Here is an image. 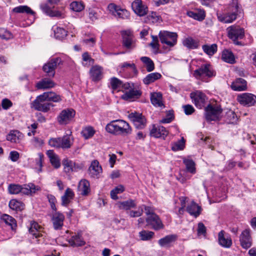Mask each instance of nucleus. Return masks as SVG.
<instances>
[{"instance_id": "nucleus-62", "label": "nucleus", "mask_w": 256, "mask_h": 256, "mask_svg": "<svg viewBox=\"0 0 256 256\" xmlns=\"http://www.w3.org/2000/svg\"><path fill=\"white\" fill-rule=\"evenodd\" d=\"M48 144L54 148H61L60 138H50L48 141Z\"/></svg>"}, {"instance_id": "nucleus-18", "label": "nucleus", "mask_w": 256, "mask_h": 256, "mask_svg": "<svg viewBox=\"0 0 256 256\" xmlns=\"http://www.w3.org/2000/svg\"><path fill=\"white\" fill-rule=\"evenodd\" d=\"M241 246L245 249L250 248L252 244V240L250 234V230H244L240 237Z\"/></svg>"}, {"instance_id": "nucleus-39", "label": "nucleus", "mask_w": 256, "mask_h": 256, "mask_svg": "<svg viewBox=\"0 0 256 256\" xmlns=\"http://www.w3.org/2000/svg\"><path fill=\"white\" fill-rule=\"evenodd\" d=\"M182 43L184 46L189 49H195L198 46V42L190 37L184 39Z\"/></svg>"}, {"instance_id": "nucleus-43", "label": "nucleus", "mask_w": 256, "mask_h": 256, "mask_svg": "<svg viewBox=\"0 0 256 256\" xmlns=\"http://www.w3.org/2000/svg\"><path fill=\"white\" fill-rule=\"evenodd\" d=\"M13 12L16 13H26L28 14H34V12L27 6H20L14 8Z\"/></svg>"}, {"instance_id": "nucleus-31", "label": "nucleus", "mask_w": 256, "mask_h": 256, "mask_svg": "<svg viewBox=\"0 0 256 256\" xmlns=\"http://www.w3.org/2000/svg\"><path fill=\"white\" fill-rule=\"evenodd\" d=\"M46 154L50 158L52 165L56 168H58L60 166V160L58 156L54 152L53 150H48Z\"/></svg>"}, {"instance_id": "nucleus-52", "label": "nucleus", "mask_w": 256, "mask_h": 256, "mask_svg": "<svg viewBox=\"0 0 256 256\" xmlns=\"http://www.w3.org/2000/svg\"><path fill=\"white\" fill-rule=\"evenodd\" d=\"M55 38L58 40H62L67 35V32L63 28H57L54 30Z\"/></svg>"}, {"instance_id": "nucleus-32", "label": "nucleus", "mask_w": 256, "mask_h": 256, "mask_svg": "<svg viewBox=\"0 0 256 256\" xmlns=\"http://www.w3.org/2000/svg\"><path fill=\"white\" fill-rule=\"evenodd\" d=\"M177 236L176 234H170L158 240V244L162 247L169 246L170 244L176 240Z\"/></svg>"}, {"instance_id": "nucleus-51", "label": "nucleus", "mask_w": 256, "mask_h": 256, "mask_svg": "<svg viewBox=\"0 0 256 256\" xmlns=\"http://www.w3.org/2000/svg\"><path fill=\"white\" fill-rule=\"evenodd\" d=\"M95 133V130L92 126L85 128L82 132V136L88 139L92 137Z\"/></svg>"}, {"instance_id": "nucleus-16", "label": "nucleus", "mask_w": 256, "mask_h": 256, "mask_svg": "<svg viewBox=\"0 0 256 256\" xmlns=\"http://www.w3.org/2000/svg\"><path fill=\"white\" fill-rule=\"evenodd\" d=\"M64 216L62 214L58 212H55L52 214V222L55 230H60L64 226Z\"/></svg>"}, {"instance_id": "nucleus-37", "label": "nucleus", "mask_w": 256, "mask_h": 256, "mask_svg": "<svg viewBox=\"0 0 256 256\" xmlns=\"http://www.w3.org/2000/svg\"><path fill=\"white\" fill-rule=\"evenodd\" d=\"M161 77V74L158 72L150 73L143 79V82L145 84L148 85L160 78Z\"/></svg>"}, {"instance_id": "nucleus-23", "label": "nucleus", "mask_w": 256, "mask_h": 256, "mask_svg": "<svg viewBox=\"0 0 256 256\" xmlns=\"http://www.w3.org/2000/svg\"><path fill=\"white\" fill-rule=\"evenodd\" d=\"M186 14L190 18L198 21H202L206 17L205 12L200 9H196L194 11H188Z\"/></svg>"}, {"instance_id": "nucleus-27", "label": "nucleus", "mask_w": 256, "mask_h": 256, "mask_svg": "<svg viewBox=\"0 0 256 256\" xmlns=\"http://www.w3.org/2000/svg\"><path fill=\"white\" fill-rule=\"evenodd\" d=\"M93 81H98L102 78V68L98 66H93L90 70Z\"/></svg>"}, {"instance_id": "nucleus-4", "label": "nucleus", "mask_w": 256, "mask_h": 256, "mask_svg": "<svg viewBox=\"0 0 256 256\" xmlns=\"http://www.w3.org/2000/svg\"><path fill=\"white\" fill-rule=\"evenodd\" d=\"M205 118L207 121H216L220 118L222 110L217 104H210L205 108Z\"/></svg>"}, {"instance_id": "nucleus-38", "label": "nucleus", "mask_w": 256, "mask_h": 256, "mask_svg": "<svg viewBox=\"0 0 256 256\" xmlns=\"http://www.w3.org/2000/svg\"><path fill=\"white\" fill-rule=\"evenodd\" d=\"M43 94L47 101L58 102L62 100L60 96L52 92H45L43 93Z\"/></svg>"}, {"instance_id": "nucleus-36", "label": "nucleus", "mask_w": 256, "mask_h": 256, "mask_svg": "<svg viewBox=\"0 0 256 256\" xmlns=\"http://www.w3.org/2000/svg\"><path fill=\"white\" fill-rule=\"evenodd\" d=\"M61 148L68 149L70 148L73 144V138L71 134H66L60 138Z\"/></svg>"}, {"instance_id": "nucleus-2", "label": "nucleus", "mask_w": 256, "mask_h": 256, "mask_svg": "<svg viewBox=\"0 0 256 256\" xmlns=\"http://www.w3.org/2000/svg\"><path fill=\"white\" fill-rule=\"evenodd\" d=\"M8 190L11 194H18L22 192L24 194H32L36 191L40 190V186H36L32 183L23 184L22 186L16 184H10L8 186Z\"/></svg>"}, {"instance_id": "nucleus-33", "label": "nucleus", "mask_w": 256, "mask_h": 256, "mask_svg": "<svg viewBox=\"0 0 256 256\" xmlns=\"http://www.w3.org/2000/svg\"><path fill=\"white\" fill-rule=\"evenodd\" d=\"M116 205L119 209L124 210H129L136 206L134 200L131 199L124 202H118Z\"/></svg>"}, {"instance_id": "nucleus-63", "label": "nucleus", "mask_w": 256, "mask_h": 256, "mask_svg": "<svg viewBox=\"0 0 256 256\" xmlns=\"http://www.w3.org/2000/svg\"><path fill=\"white\" fill-rule=\"evenodd\" d=\"M143 214V208L140 206L138 210H130L128 212L129 216L131 218H136L141 216Z\"/></svg>"}, {"instance_id": "nucleus-19", "label": "nucleus", "mask_w": 256, "mask_h": 256, "mask_svg": "<svg viewBox=\"0 0 256 256\" xmlns=\"http://www.w3.org/2000/svg\"><path fill=\"white\" fill-rule=\"evenodd\" d=\"M168 132L163 126H156L153 125L152 128L150 131V135L156 138H162L163 139L168 136Z\"/></svg>"}, {"instance_id": "nucleus-1", "label": "nucleus", "mask_w": 256, "mask_h": 256, "mask_svg": "<svg viewBox=\"0 0 256 256\" xmlns=\"http://www.w3.org/2000/svg\"><path fill=\"white\" fill-rule=\"evenodd\" d=\"M106 130L108 133L115 136H127L131 134L132 128L129 124L122 120L111 121L106 126Z\"/></svg>"}, {"instance_id": "nucleus-50", "label": "nucleus", "mask_w": 256, "mask_h": 256, "mask_svg": "<svg viewBox=\"0 0 256 256\" xmlns=\"http://www.w3.org/2000/svg\"><path fill=\"white\" fill-rule=\"evenodd\" d=\"M154 234L151 231L142 230L139 232V236L140 239L142 240H148L152 239Z\"/></svg>"}, {"instance_id": "nucleus-47", "label": "nucleus", "mask_w": 256, "mask_h": 256, "mask_svg": "<svg viewBox=\"0 0 256 256\" xmlns=\"http://www.w3.org/2000/svg\"><path fill=\"white\" fill-rule=\"evenodd\" d=\"M124 190V188L122 185H119L116 187L110 192V196L113 200H116L118 199V194L122 193Z\"/></svg>"}, {"instance_id": "nucleus-59", "label": "nucleus", "mask_w": 256, "mask_h": 256, "mask_svg": "<svg viewBox=\"0 0 256 256\" xmlns=\"http://www.w3.org/2000/svg\"><path fill=\"white\" fill-rule=\"evenodd\" d=\"M226 120L229 123L236 122L238 120V117L235 112L232 110H229L226 114Z\"/></svg>"}, {"instance_id": "nucleus-7", "label": "nucleus", "mask_w": 256, "mask_h": 256, "mask_svg": "<svg viewBox=\"0 0 256 256\" xmlns=\"http://www.w3.org/2000/svg\"><path fill=\"white\" fill-rule=\"evenodd\" d=\"M62 63L60 58H53L43 66L42 70L48 76L53 78L55 75L56 69Z\"/></svg>"}, {"instance_id": "nucleus-64", "label": "nucleus", "mask_w": 256, "mask_h": 256, "mask_svg": "<svg viewBox=\"0 0 256 256\" xmlns=\"http://www.w3.org/2000/svg\"><path fill=\"white\" fill-rule=\"evenodd\" d=\"M47 198L49 202L50 203L51 208L52 210L56 212V198L52 194H48L47 196Z\"/></svg>"}, {"instance_id": "nucleus-45", "label": "nucleus", "mask_w": 256, "mask_h": 256, "mask_svg": "<svg viewBox=\"0 0 256 256\" xmlns=\"http://www.w3.org/2000/svg\"><path fill=\"white\" fill-rule=\"evenodd\" d=\"M2 219L6 224L11 226L12 229H14L16 226V220L12 216L6 214H4L2 216Z\"/></svg>"}, {"instance_id": "nucleus-15", "label": "nucleus", "mask_w": 256, "mask_h": 256, "mask_svg": "<svg viewBox=\"0 0 256 256\" xmlns=\"http://www.w3.org/2000/svg\"><path fill=\"white\" fill-rule=\"evenodd\" d=\"M237 100L244 106H250L256 103V96L251 94L244 93L238 96Z\"/></svg>"}, {"instance_id": "nucleus-49", "label": "nucleus", "mask_w": 256, "mask_h": 256, "mask_svg": "<svg viewBox=\"0 0 256 256\" xmlns=\"http://www.w3.org/2000/svg\"><path fill=\"white\" fill-rule=\"evenodd\" d=\"M40 228V226L38 224L34 222L31 224V226L29 229V232L36 238H38L40 236V234L38 233V230Z\"/></svg>"}, {"instance_id": "nucleus-20", "label": "nucleus", "mask_w": 256, "mask_h": 256, "mask_svg": "<svg viewBox=\"0 0 256 256\" xmlns=\"http://www.w3.org/2000/svg\"><path fill=\"white\" fill-rule=\"evenodd\" d=\"M90 176L94 178H98L99 174L102 172V168L99 165L98 160H93L88 170Z\"/></svg>"}, {"instance_id": "nucleus-22", "label": "nucleus", "mask_w": 256, "mask_h": 256, "mask_svg": "<svg viewBox=\"0 0 256 256\" xmlns=\"http://www.w3.org/2000/svg\"><path fill=\"white\" fill-rule=\"evenodd\" d=\"M78 190L82 196H88L90 192V182L86 179L80 180L78 183Z\"/></svg>"}, {"instance_id": "nucleus-35", "label": "nucleus", "mask_w": 256, "mask_h": 256, "mask_svg": "<svg viewBox=\"0 0 256 256\" xmlns=\"http://www.w3.org/2000/svg\"><path fill=\"white\" fill-rule=\"evenodd\" d=\"M142 94V92L140 90H134L130 89L129 91L126 92L122 96V98L124 100H130L132 98H138Z\"/></svg>"}, {"instance_id": "nucleus-10", "label": "nucleus", "mask_w": 256, "mask_h": 256, "mask_svg": "<svg viewBox=\"0 0 256 256\" xmlns=\"http://www.w3.org/2000/svg\"><path fill=\"white\" fill-rule=\"evenodd\" d=\"M190 97L195 106L199 108H203L207 100L206 94L199 90L191 92Z\"/></svg>"}, {"instance_id": "nucleus-41", "label": "nucleus", "mask_w": 256, "mask_h": 256, "mask_svg": "<svg viewBox=\"0 0 256 256\" xmlns=\"http://www.w3.org/2000/svg\"><path fill=\"white\" fill-rule=\"evenodd\" d=\"M202 48L206 54L209 56H212L216 52L218 46L216 44H204L202 46Z\"/></svg>"}, {"instance_id": "nucleus-21", "label": "nucleus", "mask_w": 256, "mask_h": 256, "mask_svg": "<svg viewBox=\"0 0 256 256\" xmlns=\"http://www.w3.org/2000/svg\"><path fill=\"white\" fill-rule=\"evenodd\" d=\"M122 46L128 50H132L136 46L133 36L126 32L122 34Z\"/></svg>"}, {"instance_id": "nucleus-14", "label": "nucleus", "mask_w": 256, "mask_h": 256, "mask_svg": "<svg viewBox=\"0 0 256 256\" xmlns=\"http://www.w3.org/2000/svg\"><path fill=\"white\" fill-rule=\"evenodd\" d=\"M108 8L112 14L118 18L122 19L128 18L130 14L125 9H122L118 6L114 4H110L108 6Z\"/></svg>"}, {"instance_id": "nucleus-53", "label": "nucleus", "mask_w": 256, "mask_h": 256, "mask_svg": "<svg viewBox=\"0 0 256 256\" xmlns=\"http://www.w3.org/2000/svg\"><path fill=\"white\" fill-rule=\"evenodd\" d=\"M185 140L184 138H182V139L180 140H178L176 142H174L172 146V150L173 151H178L182 150L184 149V147Z\"/></svg>"}, {"instance_id": "nucleus-5", "label": "nucleus", "mask_w": 256, "mask_h": 256, "mask_svg": "<svg viewBox=\"0 0 256 256\" xmlns=\"http://www.w3.org/2000/svg\"><path fill=\"white\" fill-rule=\"evenodd\" d=\"M228 38L231 39L236 45H240V42L238 40L242 39L244 36V31L243 28L239 26H232L226 29Z\"/></svg>"}, {"instance_id": "nucleus-17", "label": "nucleus", "mask_w": 256, "mask_h": 256, "mask_svg": "<svg viewBox=\"0 0 256 256\" xmlns=\"http://www.w3.org/2000/svg\"><path fill=\"white\" fill-rule=\"evenodd\" d=\"M132 7L134 12L139 16H144L147 14L148 8L143 4L142 0H135L132 3Z\"/></svg>"}, {"instance_id": "nucleus-28", "label": "nucleus", "mask_w": 256, "mask_h": 256, "mask_svg": "<svg viewBox=\"0 0 256 256\" xmlns=\"http://www.w3.org/2000/svg\"><path fill=\"white\" fill-rule=\"evenodd\" d=\"M55 85L53 80L48 78H44L36 84V87L38 89L44 90L54 88Z\"/></svg>"}, {"instance_id": "nucleus-44", "label": "nucleus", "mask_w": 256, "mask_h": 256, "mask_svg": "<svg viewBox=\"0 0 256 256\" xmlns=\"http://www.w3.org/2000/svg\"><path fill=\"white\" fill-rule=\"evenodd\" d=\"M20 133L18 130L12 131L6 136V140L12 142L16 143L19 140Z\"/></svg>"}, {"instance_id": "nucleus-29", "label": "nucleus", "mask_w": 256, "mask_h": 256, "mask_svg": "<svg viewBox=\"0 0 256 256\" xmlns=\"http://www.w3.org/2000/svg\"><path fill=\"white\" fill-rule=\"evenodd\" d=\"M187 212L194 217H198L200 214L201 208L194 201L188 204L186 208Z\"/></svg>"}, {"instance_id": "nucleus-60", "label": "nucleus", "mask_w": 256, "mask_h": 256, "mask_svg": "<svg viewBox=\"0 0 256 256\" xmlns=\"http://www.w3.org/2000/svg\"><path fill=\"white\" fill-rule=\"evenodd\" d=\"M72 10L75 12H80L84 8V4L80 2H73L70 4Z\"/></svg>"}, {"instance_id": "nucleus-61", "label": "nucleus", "mask_w": 256, "mask_h": 256, "mask_svg": "<svg viewBox=\"0 0 256 256\" xmlns=\"http://www.w3.org/2000/svg\"><path fill=\"white\" fill-rule=\"evenodd\" d=\"M174 118V114L173 110L167 112L166 117L162 118L160 122L163 124H168Z\"/></svg>"}, {"instance_id": "nucleus-25", "label": "nucleus", "mask_w": 256, "mask_h": 256, "mask_svg": "<svg viewBox=\"0 0 256 256\" xmlns=\"http://www.w3.org/2000/svg\"><path fill=\"white\" fill-rule=\"evenodd\" d=\"M231 88L236 91L244 90L246 89V82L242 78H238L232 84Z\"/></svg>"}, {"instance_id": "nucleus-9", "label": "nucleus", "mask_w": 256, "mask_h": 256, "mask_svg": "<svg viewBox=\"0 0 256 256\" xmlns=\"http://www.w3.org/2000/svg\"><path fill=\"white\" fill-rule=\"evenodd\" d=\"M75 114V111L72 108L63 110L58 116L57 120L60 124L66 125L74 118Z\"/></svg>"}, {"instance_id": "nucleus-40", "label": "nucleus", "mask_w": 256, "mask_h": 256, "mask_svg": "<svg viewBox=\"0 0 256 256\" xmlns=\"http://www.w3.org/2000/svg\"><path fill=\"white\" fill-rule=\"evenodd\" d=\"M222 58L224 61L230 64L235 62V58L233 54L228 50L223 51Z\"/></svg>"}, {"instance_id": "nucleus-3", "label": "nucleus", "mask_w": 256, "mask_h": 256, "mask_svg": "<svg viewBox=\"0 0 256 256\" xmlns=\"http://www.w3.org/2000/svg\"><path fill=\"white\" fill-rule=\"evenodd\" d=\"M228 12L224 14H218V18L219 21L224 23H231L236 20L239 9V5L237 0H232L228 6Z\"/></svg>"}, {"instance_id": "nucleus-58", "label": "nucleus", "mask_w": 256, "mask_h": 256, "mask_svg": "<svg viewBox=\"0 0 256 256\" xmlns=\"http://www.w3.org/2000/svg\"><path fill=\"white\" fill-rule=\"evenodd\" d=\"M0 38L4 40H10L13 38L12 34L4 28H0Z\"/></svg>"}, {"instance_id": "nucleus-8", "label": "nucleus", "mask_w": 256, "mask_h": 256, "mask_svg": "<svg viewBox=\"0 0 256 256\" xmlns=\"http://www.w3.org/2000/svg\"><path fill=\"white\" fill-rule=\"evenodd\" d=\"M46 101L47 100L46 97L44 96L42 94L36 97L32 103V106L37 110L47 112L50 110V108L53 106V104L50 102H46Z\"/></svg>"}, {"instance_id": "nucleus-34", "label": "nucleus", "mask_w": 256, "mask_h": 256, "mask_svg": "<svg viewBox=\"0 0 256 256\" xmlns=\"http://www.w3.org/2000/svg\"><path fill=\"white\" fill-rule=\"evenodd\" d=\"M68 242L72 246H82L85 244V242L83 240L82 236L78 234L72 236L71 238L68 240Z\"/></svg>"}, {"instance_id": "nucleus-56", "label": "nucleus", "mask_w": 256, "mask_h": 256, "mask_svg": "<svg viewBox=\"0 0 256 256\" xmlns=\"http://www.w3.org/2000/svg\"><path fill=\"white\" fill-rule=\"evenodd\" d=\"M38 158L36 159V164L37 166L36 168L38 169V172H42V162L44 159V156L42 153H38Z\"/></svg>"}, {"instance_id": "nucleus-13", "label": "nucleus", "mask_w": 256, "mask_h": 256, "mask_svg": "<svg viewBox=\"0 0 256 256\" xmlns=\"http://www.w3.org/2000/svg\"><path fill=\"white\" fill-rule=\"evenodd\" d=\"M128 116L136 128L142 129L144 128L146 120L142 114L132 112Z\"/></svg>"}, {"instance_id": "nucleus-6", "label": "nucleus", "mask_w": 256, "mask_h": 256, "mask_svg": "<svg viewBox=\"0 0 256 256\" xmlns=\"http://www.w3.org/2000/svg\"><path fill=\"white\" fill-rule=\"evenodd\" d=\"M158 36L160 42L169 47H172L176 44L178 34L176 32L160 31Z\"/></svg>"}, {"instance_id": "nucleus-30", "label": "nucleus", "mask_w": 256, "mask_h": 256, "mask_svg": "<svg viewBox=\"0 0 256 256\" xmlns=\"http://www.w3.org/2000/svg\"><path fill=\"white\" fill-rule=\"evenodd\" d=\"M162 96L160 92H153L150 94V101L152 104L155 106H164L162 101Z\"/></svg>"}, {"instance_id": "nucleus-42", "label": "nucleus", "mask_w": 256, "mask_h": 256, "mask_svg": "<svg viewBox=\"0 0 256 256\" xmlns=\"http://www.w3.org/2000/svg\"><path fill=\"white\" fill-rule=\"evenodd\" d=\"M140 60L145 64L146 70L148 72H150L154 70V64L152 60L150 58L146 56H142L140 58Z\"/></svg>"}, {"instance_id": "nucleus-46", "label": "nucleus", "mask_w": 256, "mask_h": 256, "mask_svg": "<svg viewBox=\"0 0 256 256\" xmlns=\"http://www.w3.org/2000/svg\"><path fill=\"white\" fill-rule=\"evenodd\" d=\"M9 206L12 210L21 211L24 208L22 204L16 200H12L9 202Z\"/></svg>"}, {"instance_id": "nucleus-57", "label": "nucleus", "mask_w": 256, "mask_h": 256, "mask_svg": "<svg viewBox=\"0 0 256 256\" xmlns=\"http://www.w3.org/2000/svg\"><path fill=\"white\" fill-rule=\"evenodd\" d=\"M120 68L122 69L123 71L125 70V69H131L134 74H136L138 73V70L136 68V66L134 63H128L127 62H124L120 66Z\"/></svg>"}, {"instance_id": "nucleus-11", "label": "nucleus", "mask_w": 256, "mask_h": 256, "mask_svg": "<svg viewBox=\"0 0 256 256\" xmlns=\"http://www.w3.org/2000/svg\"><path fill=\"white\" fill-rule=\"evenodd\" d=\"M194 76L196 78H200L202 76L210 78L214 76V72L210 64H206L201 66L199 68L195 70Z\"/></svg>"}, {"instance_id": "nucleus-26", "label": "nucleus", "mask_w": 256, "mask_h": 256, "mask_svg": "<svg viewBox=\"0 0 256 256\" xmlns=\"http://www.w3.org/2000/svg\"><path fill=\"white\" fill-rule=\"evenodd\" d=\"M224 232L221 230L218 234V240L219 244L226 248H230L232 245V240L230 238L225 237Z\"/></svg>"}, {"instance_id": "nucleus-24", "label": "nucleus", "mask_w": 256, "mask_h": 256, "mask_svg": "<svg viewBox=\"0 0 256 256\" xmlns=\"http://www.w3.org/2000/svg\"><path fill=\"white\" fill-rule=\"evenodd\" d=\"M40 7L44 13L50 16L64 18L63 14L62 12L52 10L47 4H42Z\"/></svg>"}, {"instance_id": "nucleus-55", "label": "nucleus", "mask_w": 256, "mask_h": 256, "mask_svg": "<svg viewBox=\"0 0 256 256\" xmlns=\"http://www.w3.org/2000/svg\"><path fill=\"white\" fill-rule=\"evenodd\" d=\"M62 164L64 166L65 171L66 172H72V166H74V162L68 159L64 160L62 161Z\"/></svg>"}, {"instance_id": "nucleus-54", "label": "nucleus", "mask_w": 256, "mask_h": 256, "mask_svg": "<svg viewBox=\"0 0 256 256\" xmlns=\"http://www.w3.org/2000/svg\"><path fill=\"white\" fill-rule=\"evenodd\" d=\"M184 163L185 164L188 171L192 174L196 172L195 164L193 160H184Z\"/></svg>"}, {"instance_id": "nucleus-48", "label": "nucleus", "mask_w": 256, "mask_h": 256, "mask_svg": "<svg viewBox=\"0 0 256 256\" xmlns=\"http://www.w3.org/2000/svg\"><path fill=\"white\" fill-rule=\"evenodd\" d=\"M110 84L112 88L114 90H120V88L122 84V82L116 78L113 77L110 80Z\"/></svg>"}, {"instance_id": "nucleus-12", "label": "nucleus", "mask_w": 256, "mask_h": 256, "mask_svg": "<svg viewBox=\"0 0 256 256\" xmlns=\"http://www.w3.org/2000/svg\"><path fill=\"white\" fill-rule=\"evenodd\" d=\"M146 220L147 224L151 226L152 228L155 230H158L164 228L162 221L156 214H152V216H148Z\"/></svg>"}]
</instances>
